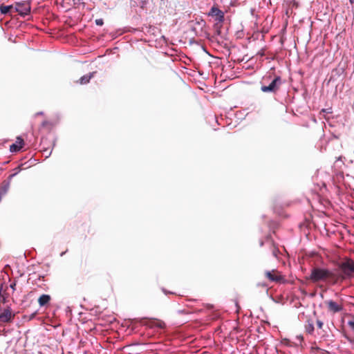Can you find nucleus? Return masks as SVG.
Returning <instances> with one entry per match:
<instances>
[{"mask_svg":"<svg viewBox=\"0 0 354 354\" xmlns=\"http://www.w3.org/2000/svg\"><path fill=\"white\" fill-rule=\"evenodd\" d=\"M349 1H350V3H351V4H353V3H354V0H349Z\"/></svg>","mask_w":354,"mask_h":354,"instance_id":"obj_23","label":"nucleus"},{"mask_svg":"<svg viewBox=\"0 0 354 354\" xmlns=\"http://www.w3.org/2000/svg\"><path fill=\"white\" fill-rule=\"evenodd\" d=\"M10 286L13 290H15L16 282L11 283Z\"/></svg>","mask_w":354,"mask_h":354,"instance_id":"obj_18","label":"nucleus"},{"mask_svg":"<svg viewBox=\"0 0 354 354\" xmlns=\"http://www.w3.org/2000/svg\"><path fill=\"white\" fill-rule=\"evenodd\" d=\"M50 300V297L48 295H42L38 299L39 304L41 306H44L47 304Z\"/></svg>","mask_w":354,"mask_h":354,"instance_id":"obj_12","label":"nucleus"},{"mask_svg":"<svg viewBox=\"0 0 354 354\" xmlns=\"http://www.w3.org/2000/svg\"><path fill=\"white\" fill-rule=\"evenodd\" d=\"M95 24L97 26H102L104 24V21L102 19H95Z\"/></svg>","mask_w":354,"mask_h":354,"instance_id":"obj_14","label":"nucleus"},{"mask_svg":"<svg viewBox=\"0 0 354 354\" xmlns=\"http://www.w3.org/2000/svg\"><path fill=\"white\" fill-rule=\"evenodd\" d=\"M348 326L351 327V328L354 330V321H349L348 322Z\"/></svg>","mask_w":354,"mask_h":354,"instance_id":"obj_16","label":"nucleus"},{"mask_svg":"<svg viewBox=\"0 0 354 354\" xmlns=\"http://www.w3.org/2000/svg\"><path fill=\"white\" fill-rule=\"evenodd\" d=\"M254 8H251L250 9V13L252 15H254Z\"/></svg>","mask_w":354,"mask_h":354,"instance_id":"obj_21","label":"nucleus"},{"mask_svg":"<svg viewBox=\"0 0 354 354\" xmlns=\"http://www.w3.org/2000/svg\"><path fill=\"white\" fill-rule=\"evenodd\" d=\"M306 331L312 335L314 332V321L311 319L307 320L305 325Z\"/></svg>","mask_w":354,"mask_h":354,"instance_id":"obj_11","label":"nucleus"},{"mask_svg":"<svg viewBox=\"0 0 354 354\" xmlns=\"http://www.w3.org/2000/svg\"><path fill=\"white\" fill-rule=\"evenodd\" d=\"M326 303L327 304L328 310L333 313H336L343 310L342 305L333 300L327 301Z\"/></svg>","mask_w":354,"mask_h":354,"instance_id":"obj_7","label":"nucleus"},{"mask_svg":"<svg viewBox=\"0 0 354 354\" xmlns=\"http://www.w3.org/2000/svg\"><path fill=\"white\" fill-rule=\"evenodd\" d=\"M43 113L42 112H38L35 114V115H42Z\"/></svg>","mask_w":354,"mask_h":354,"instance_id":"obj_22","label":"nucleus"},{"mask_svg":"<svg viewBox=\"0 0 354 354\" xmlns=\"http://www.w3.org/2000/svg\"><path fill=\"white\" fill-rule=\"evenodd\" d=\"M12 6H11V5L10 6L1 5L0 6V12L1 14L6 15L10 10V9H12Z\"/></svg>","mask_w":354,"mask_h":354,"instance_id":"obj_13","label":"nucleus"},{"mask_svg":"<svg viewBox=\"0 0 354 354\" xmlns=\"http://www.w3.org/2000/svg\"><path fill=\"white\" fill-rule=\"evenodd\" d=\"M165 326V324L162 322H160L158 324V326L160 328H162Z\"/></svg>","mask_w":354,"mask_h":354,"instance_id":"obj_20","label":"nucleus"},{"mask_svg":"<svg viewBox=\"0 0 354 354\" xmlns=\"http://www.w3.org/2000/svg\"><path fill=\"white\" fill-rule=\"evenodd\" d=\"M16 10L21 15H26L30 11V6L28 2H21L16 3Z\"/></svg>","mask_w":354,"mask_h":354,"instance_id":"obj_6","label":"nucleus"},{"mask_svg":"<svg viewBox=\"0 0 354 354\" xmlns=\"http://www.w3.org/2000/svg\"><path fill=\"white\" fill-rule=\"evenodd\" d=\"M277 252H278V250L277 248H274L273 251H272V254L274 257H277Z\"/></svg>","mask_w":354,"mask_h":354,"instance_id":"obj_17","label":"nucleus"},{"mask_svg":"<svg viewBox=\"0 0 354 354\" xmlns=\"http://www.w3.org/2000/svg\"><path fill=\"white\" fill-rule=\"evenodd\" d=\"M23 145L24 140L20 137H17L15 142L10 145V151L12 153L17 152L23 147Z\"/></svg>","mask_w":354,"mask_h":354,"instance_id":"obj_9","label":"nucleus"},{"mask_svg":"<svg viewBox=\"0 0 354 354\" xmlns=\"http://www.w3.org/2000/svg\"><path fill=\"white\" fill-rule=\"evenodd\" d=\"M282 84L280 76L272 78L271 75H265L261 82V91L263 93H276Z\"/></svg>","mask_w":354,"mask_h":354,"instance_id":"obj_2","label":"nucleus"},{"mask_svg":"<svg viewBox=\"0 0 354 354\" xmlns=\"http://www.w3.org/2000/svg\"><path fill=\"white\" fill-rule=\"evenodd\" d=\"M82 0H73V3L75 5L76 4H80Z\"/></svg>","mask_w":354,"mask_h":354,"instance_id":"obj_19","label":"nucleus"},{"mask_svg":"<svg viewBox=\"0 0 354 354\" xmlns=\"http://www.w3.org/2000/svg\"><path fill=\"white\" fill-rule=\"evenodd\" d=\"M14 317L15 313H13L10 306H7L3 309H0V322H11Z\"/></svg>","mask_w":354,"mask_h":354,"instance_id":"obj_4","label":"nucleus"},{"mask_svg":"<svg viewBox=\"0 0 354 354\" xmlns=\"http://www.w3.org/2000/svg\"><path fill=\"white\" fill-rule=\"evenodd\" d=\"M339 268L342 272L338 279L341 278L344 279L351 277L354 274V261L351 259H346L342 262L339 263Z\"/></svg>","mask_w":354,"mask_h":354,"instance_id":"obj_3","label":"nucleus"},{"mask_svg":"<svg viewBox=\"0 0 354 354\" xmlns=\"http://www.w3.org/2000/svg\"><path fill=\"white\" fill-rule=\"evenodd\" d=\"M266 276L270 281L280 282L283 280L282 276L279 274L274 270L272 271H266Z\"/></svg>","mask_w":354,"mask_h":354,"instance_id":"obj_8","label":"nucleus"},{"mask_svg":"<svg viewBox=\"0 0 354 354\" xmlns=\"http://www.w3.org/2000/svg\"><path fill=\"white\" fill-rule=\"evenodd\" d=\"M208 15L214 17L215 21L219 23L224 21V12L216 6L211 8Z\"/></svg>","mask_w":354,"mask_h":354,"instance_id":"obj_5","label":"nucleus"},{"mask_svg":"<svg viewBox=\"0 0 354 354\" xmlns=\"http://www.w3.org/2000/svg\"><path fill=\"white\" fill-rule=\"evenodd\" d=\"M316 323H317V327L319 328H322L324 324H323V322L321 320L317 319L316 321Z\"/></svg>","mask_w":354,"mask_h":354,"instance_id":"obj_15","label":"nucleus"},{"mask_svg":"<svg viewBox=\"0 0 354 354\" xmlns=\"http://www.w3.org/2000/svg\"><path fill=\"white\" fill-rule=\"evenodd\" d=\"M310 279L314 283L321 281H326V280L329 279L332 281L333 283H335L338 280V277L333 271L330 270L315 268L311 270Z\"/></svg>","mask_w":354,"mask_h":354,"instance_id":"obj_1","label":"nucleus"},{"mask_svg":"<svg viewBox=\"0 0 354 354\" xmlns=\"http://www.w3.org/2000/svg\"><path fill=\"white\" fill-rule=\"evenodd\" d=\"M95 73V72H93V73L86 74L85 75H83L79 80V83L80 84H86L88 83L90 80L93 77Z\"/></svg>","mask_w":354,"mask_h":354,"instance_id":"obj_10","label":"nucleus"}]
</instances>
